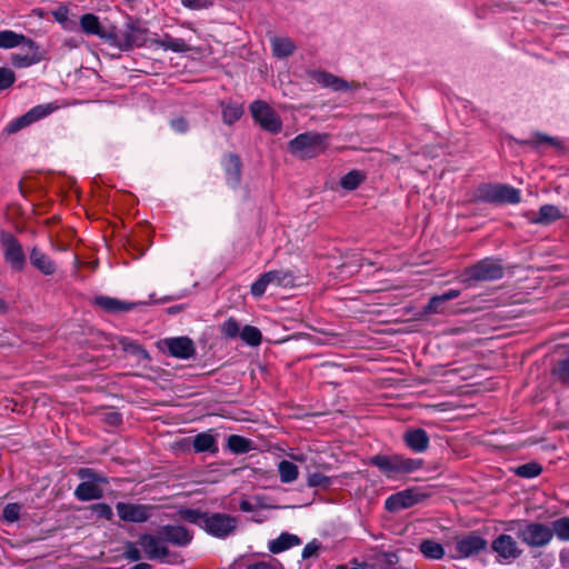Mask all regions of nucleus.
I'll return each mask as SVG.
<instances>
[{
    "label": "nucleus",
    "mask_w": 569,
    "mask_h": 569,
    "mask_svg": "<svg viewBox=\"0 0 569 569\" xmlns=\"http://www.w3.org/2000/svg\"><path fill=\"white\" fill-rule=\"evenodd\" d=\"M171 127L178 132H184L188 128V123L184 119L179 118L171 121Z\"/></svg>",
    "instance_id": "obj_53"
},
{
    "label": "nucleus",
    "mask_w": 569,
    "mask_h": 569,
    "mask_svg": "<svg viewBox=\"0 0 569 569\" xmlns=\"http://www.w3.org/2000/svg\"><path fill=\"white\" fill-rule=\"evenodd\" d=\"M370 463L376 466L387 478L393 479L399 475L411 473L420 469L422 460L396 453L376 455L370 458Z\"/></svg>",
    "instance_id": "obj_3"
},
{
    "label": "nucleus",
    "mask_w": 569,
    "mask_h": 569,
    "mask_svg": "<svg viewBox=\"0 0 569 569\" xmlns=\"http://www.w3.org/2000/svg\"><path fill=\"white\" fill-rule=\"evenodd\" d=\"M308 74L312 82L323 88H330L333 91L353 90L359 87L357 83L347 82L345 79L327 71L313 70L309 71Z\"/></svg>",
    "instance_id": "obj_11"
},
{
    "label": "nucleus",
    "mask_w": 569,
    "mask_h": 569,
    "mask_svg": "<svg viewBox=\"0 0 569 569\" xmlns=\"http://www.w3.org/2000/svg\"><path fill=\"white\" fill-rule=\"evenodd\" d=\"M193 450L196 452H211L218 451V443L212 430L198 433L192 441Z\"/></svg>",
    "instance_id": "obj_20"
},
{
    "label": "nucleus",
    "mask_w": 569,
    "mask_h": 569,
    "mask_svg": "<svg viewBox=\"0 0 569 569\" xmlns=\"http://www.w3.org/2000/svg\"><path fill=\"white\" fill-rule=\"evenodd\" d=\"M74 496L81 501H89L102 497V489L97 482L83 481L74 490Z\"/></svg>",
    "instance_id": "obj_23"
},
{
    "label": "nucleus",
    "mask_w": 569,
    "mask_h": 569,
    "mask_svg": "<svg viewBox=\"0 0 569 569\" xmlns=\"http://www.w3.org/2000/svg\"><path fill=\"white\" fill-rule=\"evenodd\" d=\"M539 141H547V142H553V139L552 138H548V137H545V136H541Z\"/></svg>",
    "instance_id": "obj_62"
},
{
    "label": "nucleus",
    "mask_w": 569,
    "mask_h": 569,
    "mask_svg": "<svg viewBox=\"0 0 569 569\" xmlns=\"http://www.w3.org/2000/svg\"><path fill=\"white\" fill-rule=\"evenodd\" d=\"M240 509L242 511L250 512L252 511V505L249 501L243 500L240 502Z\"/></svg>",
    "instance_id": "obj_59"
},
{
    "label": "nucleus",
    "mask_w": 569,
    "mask_h": 569,
    "mask_svg": "<svg viewBox=\"0 0 569 569\" xmlns=\"http://www.w3.org/2000/svg\"><path fill=\"white\" fill-rule=\"evenodd\" d=\"M307 483L309 487L327 488L331 485V480L320 472H313L308 476Z\"/></svg>",
    "instance_id": "obj_41"
},
{
    "label": "nucleus",
    "mask_w": 569,
    "mask_h": 569,
    "mask_svg": "<svg viewBox=\"0 0 569 569\" xmlns=\"http://www.w3.org/2000/svg\"><path fill=\"white\" fill-rule=\"evenodd\" d=\"M296 276L292 271L287 269L271 270L261 274L251 284V295L256 298H260L264 295L269 286L292 288L296 286Z\"/></svg>",
    "instance_id": "obj_5"
},
{
    "label": "nucleus",
    "mask_w": 569,
    "mask_h": 569,
    "mask_svg": "<svg viewBox=\"0 0 569 569\" xmlns=\"http://www.w3.org/2000/svg\"><path fill=\"white\" fill-rule=\"evenodd\" d=\"M521 555V549L518 547L517 541L506 535H500V558L506 560H513Z\"/></svg>",
    "instance_id": "obj_26"
},
{
    "label": "nucleus",
    "mask_w": 569,
    "mask_h": 569,
    "mask_svg": "<svg viewBox=\"0 0 569 569\" xmlns=\"http://www.w3.org/2000/svg\"><path fill=\"white\" fill-rule=\"evenodd\" d=\"M32 122L30 121L29 118H27V114H23L22 117L20 118H17L14 119L13 121H11L6 130L8 133H14L17 131H19L20 129L31 124Z\"/></svg>",
    "instance_id": "obj_47"
},
{
    "label": "nucleus",
    "mask_w": 569,
    "mask_h": 569,
    "mask_svg": "<svg viewBox=\"0 0 569 569\" xmlns=\"http://www.w3.org/2000/svg\"><path fill=\"white\" fill-rule=\"evenodd\" d=\"M272 53L277 58H286L291 56L296 50L295 42L287 37H272L271 38Z\"/></svg>",
    "instance_id": "obj_24"
},
{
    "label": "nucleus",
    "mask_w": 569,
    "mask_h": 569,
    "mask_svg": "<svg viewBox=\"0 0 569 569\" xmlns=\"http://www.w3.org/2000/svg\"><path fill=\"white\" fill-rule=\"evenodd\" d=\"M52 16L53 18L56 19V21H58L59 23H61L64 28H68V22H69V10L67 7L64 6H61L59 7L58 9H56L53 12H52Z\"/></svg>",
    "instance_id": "obj_49"
},
{
    "label": "nucleus",
    "mask_w": 569,
    "mask_h": 569,
    "mask_svg": "<svg viewBox=\"0 0 569 569\" xmlns=\"http://www.w3.org/2000/svg\"><path fill=\"white\" fill-rule=\"evenodd\" d=\"M121 345L123 347V350H126L127 352L133 353L143 359L148 358L147 351L143 348H141V346L127 339L121 340Z\"/></svg>",
    "instance_id": "obj_43"
},
{
    "label": "nucleus",
    "mask_w": 569,
    "mask_h": 569,
    "mask_svg": "<svg viewBox=\"0 0 569 569\" xmlns=\"http://www.w3.org/2000/svg\"><path fill=\"white\" fill-rule=\"evenodd\" d=\"M251 114L260 127L271 133H278L282 129V122L278 113L264 101L257 100L250 106Z\"/></svg>",
    "instance_id": "obj_7"
},
{
    "label": "nucleus",
    "mask_w": 569,
    "mask_h": 569,
    "mask_svg": "<svg viewBox=\"0 0 569 569\" xmlns=\"http://www.w3.org/2000/svg\"><path fill=\"white\" fill-rule=\"evenodd\" d=\"M319 549H320V543L316 540H312L311 542H309L305 546V548L302 549L301 557L303 559H308L313 556H317Z\"/></svg>",
    "instance_id": "obj_50"
},
{
    "label": "nucleus",
    "mask_w": 569,
    "mask_h": 569,
    "mask_svg": "<svg viewBox=\"0 0 569 569\" xmlns=\"http://www.w3.org/2000/svg\"><path fill=\"white\" fill-rule=\"evenodd\" d=\"M91 509L100 518L111 519L113 515L111 507L107 503H96Z\"/></svg>",
    "instance_id": "obj_48"
},
{
    "label": "nucleus",
    "mask_w": 569,
    "mask_h": 569,
    "mask_svg": "<svg viewBox=\"0 0 569 569\" xmlns=\"http://www.w3.org/2000/svg\"><path fill=\"white\" fill-rule=\"evenodd\" d=\"M39 17H42L41 11L34 10Z\"/></svg>",
    "instance_id": "obj_63"
},
{
    "label": "nucleus",
    "mask_w": 569,
    "mask_h": 569,
    "mask_svg": "<svg viewBox=\"0 0 569 569\" xmlns=\"http://www.w3.org/2000/svg\"><path fill=\"white\" fill-rule=\"evenodd\" d=\"M440 296H441L442 301L446 302V301L458 298L460 296V291L457 289H450Z\"/></svg>",
    "instance_id": "obj_54"
},
{
    "label": "nucleus",
    "mask_w": 569,
    "mask_h": 569,
    "mask_svg": "<svg viewBox=\"0 0 569 569\" xmlns=\"http://www.w3.org/2000/svg\"><path fill=\"white\" fill-rule=\"evenodd\" d=\"M21 507L18 503H8L3 509V519L8 522H14L19 519Z\"/></svg>",
    "instance_id": "obj_42"
},
{
    "label": "nucleus",
    "mask_w": 569,
    "mask_h": 569,
    "mask_svg": "<svg viewBox=\"0 0 569 569\" xmlns=\"http://www.w3.org/2000/svg\"><path fill=\"white\" fill-rule=\"evenodd\" d=\"M248 569H279V568L271 563H268V562H258V563L251 565Z\"/></svg>",
    "instance_id": "obj_58"
},
{
    "label": "nucleus",
    "mask_w": 569,
    "mask_h": 569,
    "mask_svg": "<svg viewBox=\"0 0 569 569\" xmlns=\"http://www.w3.org/2000/svg\"><path fill=\"white\" fill-rule=\"evenodd\" d=\"M161 345L176 358L188 359L194 353L193 342L187 337L167 338Z\"/></svg>",
    "instance_id": "obj_15"
},
{
    "label": "nucleus",
    "mask_w": 569,
    "mask_h": 569,
    "mask_svg": "<svg viewBox=\"0 0 569 569\" xmlns=\"http://www.w3.org/2000/svg\"><path fill=\"white\" fill-rule=\"evenodd\" d=\"M559 560L563 567H569V548H565L560 551Z\"/></svg>",
    "instance_id": "obj_56"
},
{
    "label": "nucleus",
    "mask_w": 569,
    "mask_h": 569,
    "mask_svg": "<svg viewBox=\"0 0 569 569\" xmlns=\"http://www.w3.org/2000/svg\"><path fill=\"white\" fill-rule=\"evenodd\" d=\"M23 42L32 43L23 34H18L11 30L0 31V48L11 49L22 44Z\"/></svg>",
    "instance_id": "obj_29"
},
{
    "label": "nucleus",
    "mask_w": 569,
    "mask_h": 569,
    "mask_svg": "<svg viewBox=\"0 0 569 569\" xmlns=\"http://www.w3.org/2000/svg\"><path fill=\"white\" fill-rule=\"evenodd\" d=\"M406 446L415 452H423L429 447V436L421 429H409L403 433Z\"/></svg>",
    "instance_id": "obj_17"
},
{
    "label": "nucleus",
    "mask_w": 569,
    "mask_h": 569,
    "mask_svg": "<svg viewBox=\"0 0 569 569\" xmlns=\"http://www.w3.org/2000/svg\"><path fill=\"white\" fill-rule=\"evenodd\" d=\"M30 262L40 272L51 276L56 272L54 262L40 249L33 248L30 252Z\"/></svg>",
    "instance_id": "obj_19"
},
{
    "label": "nucleus",
    "mask_w": 569,
    "mask_h": 569,
    "mask_svg": "<svg viewBox=\"0 0 569 569\" xmlns=\"http://www.w3.org/2000/svg\"><path fill=\"white\" fill-rule=\"evenodd\" d=\"M80 26L83 32L88 34H96L108 42V37L111 32L102 30L99 18L92 13H86L80 18Z\"/></svg>",
    "instance_id": "obj_21"
},
{
    "label": "nucleus",
    "mask_w": 569,
    "mask_h": 569,
    "mask_svg": "<svg viewBox=\"0 0 569 569\" xmlns=\"http://www.w3.org/2000/svg\"><path fill=\"white\" fill-rule=\"evenodd\" d=\"M96 303L109 312H127L132 310L137 306V303L126 302L116 298L104 296L97 297Z\"/></svg>",
    "instance_id": "obj_22"
},
{
    "label": "nucleus",
    "mask_w": 569,
    "mask_h": 569,
    "mask_svg": "<svg viewBox=\"0 0 569 569\" xmlns=\"http://www.w3.org/2000/svg\"><path fill=\"white\" fill-rule=\"evenodd\" d=\"M222 108V120L226 124H232L238 121L243 114V108L241 104L233 102H221Z\"/></svg>",
    "instance_id": "obj_30"
},
{
    "label": "nucleus",
    "mask_w": 569,
    "mask_h": 569,
    "mask_svg": "<svg viewBox=\"0 0 569 569\" xmlns=\"http://www.w3.org/2000/svg\"><path fill=\"white\" fill-rule=\"evenodd\" d=\"M240 325L234 318H229L220 325V332L228 339H234L240 336Z\"/></svg>",
    "instance_id": "obj_37"
},
{
    "label": "nucleus",
    "mask_w": 569,
    "mask_h": 569,
    "mask_svg": "<svg viewBox=\"0 0 569 569\" xmlns=\"http://www.w3.org/2000/svg\"><path fill=\"white\" fill-rule=\"evenodd\" d=\"M486 541L477 535H468L457 539L453 558L462 559L477 555L486 548Z\"/></svg>",
    "instance_id": "obj_13"
},
{
    "label": "nucleus",
    "mask_w": 569,
    "mask_h": 569,
    "mask_svg": "<svg viewBox=\"0 0 569 569\" xmlns=\"http://www.w3.org/2000/svg\"><path fill=\"white\" fill-rule=\"evenodd\" d=\"M300 543L301 540L298 536L284 532L281 533L277 539L270 541L269 549L273 553H279Z\"/></svg>",
    "instance_id": "obj_25"
},
{
    "label": "nucleus",
    "mask_w": 569,
    "mask_h": 569,
    "mask_svg": "<svg viewBox=\"0 0 569 569\" xmlns=\"http://www.w3.org/2000/svg\"><path fill=\"white\" fill-rule=\"evenodd\" d=\"M14 80V72L11 69L0 68V91L12 86Z\"/></svg>",
    "instance_id": "obj_44"
},
{
    "label": "nucleus",
    "mask_w": 569,
    "mask_h": 569,
    "mask_svg": "<svg viewBox=\"0 0 569 569\" xmlns=\"http://www.w3.org/2000/svg\"><path fill=\"white\" fill-rule=\"evenodd\" d=\"M419 550L425 558L430 560H440L446 553L442 545L431 539L422 540Z\"/></svg>",
    "instance_id": "obj_27"
},
{
    "label": "nucleus",
    "mask_w": 569,
    "mask_h": 569,
    "mask_svg": "<svg viewBox=\"0 0 569 569\" xmlns=\"http://www.w3.org/2000/svg\"><path fill=\"white\" fill-rule=\"evenodd\" d=\"M158 533L164 541L177 546H186L192 540V533L182 526H163Z\"/></svg>",
    "instance_id": "obj_16"
},
{
    "label": "nucleus",
    "mask_w": 569,
    "mask_h": 569,
    "mask_svg": "<svg viewBox=\"0 0 569 569\" xmlns=\"http://www.w3.org/2000/svg\"><path fill=\"white\" fill-rule=\"evenodd\" d=\"M12 62L17 67H27V66L31 64V61L28 59V57H20V56H14L12 58Z\"/></svg>",
    "instance_id": "obj_55"
},
{
    "label": "nucleus",
    "mask_w": 569,
    "mask_h": 569,
    "mask_svg": "<svg viewBox=\"0 0 569 569\" xmlns=\"http://www.w3.org/2000/svg\"><path fill=\"white\" fill-rule=\"evenodd\" d=\"M181 4L190 10L208 9L213 4L212 0H181Z\"/></svg>",
    "instance_id": "obj_45"
},
{
    "label": "nucleus",
    "mask_w": 569,
    "mask_h": 569,
    "mask_svg": "<svg viewBox=\"0 0 569 569\" xmlns=\"http://www.w3.org/2000/svg\"><path fill=\"white\" fill-rule=\"evenodd\" d=\"M78 475L84 481L107 482L104 477L98 475L94 470H92L90 468H82V469H80Z\"/></svg>",
    "instance_id": "obj_46"
},
{
    "label": "nucleus",
    "mask_w": 569,
    "mask_h": 569,
    "mask_svg": "<svg viewBox=\"0 0 569 569\" xmlns=\"http://www.w3.org/2000/svg\"><path fill=\"white\" fill-rule=\"evenodd\" d=\"M228 448L236 453H243L250 450V441L241 436L232 435L228 438Z\"/></svg>",
    "instance_id": "obj_36"
},
{
    "label": "nucleus",
    "mask_w": 569,
    "mask_h": 569,
    "mask_svg": "<svg viewBox=\"0 0 569 569\" xmlns=\"http://www.w3.org/2000/svg\"><path fill=\"white\" fill-rule=\"evenodd\" d=\"M1 243L4 259L9 263L10 268L14 271L23 270L26 266V256L19 241L13 236L4 233L1 237Z\"/></svg>",
    "instance_id": "obj_10"
},
{
    "label": "nucleus",
    "mask_w": 569,
    "mask_h": 569,
    "mask_svg": "<svg viewBox=\"0 0 569 569\" xmlns=\"http://www.w3.org/2000/svg\"><path fill=\"white\" fill-rule=\"evenodd\" d=\"M362 180V176L359 171H351L341 179V187L346 190L356 189Z\"/></svg>",
    "instance_id": "obj_40"
},
{
    "label": "nucleus",
    "mask_w": 569,
    "mask_h": 569,
    "mask_svg": "<svg viewBox=\"0 0 569 569\" xmlns=\"http://www.w3.org/2000/svg\"><path fill=\"white\" fill-rule=\"evenodd\" d=\"M278 472L280 476V480L283 483L293 482L298 478V467L288 460H282L278 465Z\"/></svg>",
    "instance_id": "obj_31"
},
{
    "label": "nucleus",
    "mask_w": 569,
    "mask_h": 569,
    "mask_svg": "<svg viewBox=\"0 0 569 569\" xmlns=\"http://www.w3.org/2000/svg\"><path fill=\"white\" fill-rule=\"evenodd\" d=\"M427 495L417 488H409L389 496L385 501V508L390 512H397L410 508L423 499Z\"/></svg>",
    "instance_id": "obj_8"
},
{
    "label": "nucleus",
    "mask_w": 569,
    "mask_h": 569,
    "mask_svg": "<svg viewBox=\"0 0 569 569\" xmlns=\"http://www.w3.org/2000/svg\"><path fill=\"white\" fill-rule=\"evenodd\" d=\"M131 569H151V566L146 562H140V563L133 566Z\"/></svg>",
    "instance_id": "obj_60"
},
{
    "label": "nucleus",
    "mask_w": 569,
    "mask_h": 569,
    "mask_svg": "<svg viewBox=\"0 0 569 569\" xmlns=\"http://www.w3.org/2000/svg\"><path fill=\"white\" fill-rule=\"evenodd\" d=\"M445 303L441 299V296H435L430 299L429 303L426 307V311L428 313H437L440 310V306Z\"/></svg>",
    "instance_id": "obj_52"
},
{
    "label": "nucleus",
    "mask_w": 569,
    "mask_h": 569,
    "mask_svg": "<svg viewBox=\"0 0 569 569\" xmlns=\"http://www.w3.org/2000/svg\"><path fill=\"white\" fill-rule=\"evenodd\" d=\"M124 557L130 561H138L141 558V553L133 543H128L124 550Z\"/></svg>",
    "instance_id": "obj_51"
},
{
    "label": "nucleus",
    "mask_w": 569,
    "mask_h": 569,
    "mask_svg": "<svg viewBox=\"0 0 569 569\" xmlns=\"http://www.w3.org/2000/svg\"><path fill=\"white\" fill-rule=\"evenodd\" d=\"M562 217L561 211L553 204H543L538 211V216L533 219V222L540 224H548Z\"/></svg>",
    "instance_id": "obj_28"
},
{
    "label": "nucleus",
    "mask_w": 569,
    "mask_h": 569,
    "mask_svg": "<svg viewBox=\"0 0 569 569\" xmlns=\"http://www.w3.org/2000/svg\"><path fill=\"white\" fill-rule=\"evenodd\" d=\"M116 509L123 521L143 522L150 518L152 508L146 505L118 502Z\"/></svg>",
    "instance_id": "obj_14"
},
{
    "label": "nucleus",
    "mask_w": 569,
    "mask_h": 569,
    "mask_svg": "<svg viewBox=\"0 0 569 569\" xmlns=\"http://www.w3.org/2000/svg\"><path fill=\"white\" fill-rule=\"evenodd\" d=\"M224 168L229 179L237 183L240 178V160L234 154H228L224 159Z\"/></svg>",
    "instance_id": "obj_35"
},
{
    "label": "nucleus",
    "mask_w": 569,
    "mask_h": 569,
    "mask_svg": "<svg viewBox=\"0 0 569 569\" xmlns=\"http://www.w3.org/2000/svg\"><path fill=\"white\" fill-rule=\"evenodd\" d=\"M498 547H499L498 539L492 540V542H491V548H492L493 550L498 551Z\"/></svg>",
    "instance_id": "obj_61"
},
{
    "label": "nucleus",
    "mask_w": 569,
    "mask_h": 569,
    "mask_svg": "<svg viewBox=\"0 0 569 569\" xmlns=\"http://www.w3.org/2000/svg\"><path fill=\"white\" fill-rule=\"evenodd\" d=\"M163 539L152 535H143L140 537L139 545L143 549L146 556L151 560H159L167 562L169 557V550L163 543Z\"/></svg>",
    "instance_id": "obj_12"
},
{
    "label": "nucleus",
    "mask_w": 569,
    "mask_h": 569,
    "mask_svg": "<svg viewBox=\"0 0 569 569\" xmlns=\"http://www.w3.org/2000/svg\"><path fill=\"white\" fill-rule=\"evenodd\" d=\"M329 141V134L319 132H305L292 139L288 149L291 154L301 159H311L322 153Z\"/></svg>",
    "instance_id": "obj_4"
},
{
    "label": "nucleus",
    "mask_w": 569,
    "mask_h": 569,
    "mask_svg": "<svg viewBox=\"0 0 569 569\" xmlns=\"http://www.w3.org/2000/svg\"><path fill=\"white\" fill-rule=\"evenodd\" d=\"M241 340L251 346L257 347L261 343L262 335L260 330L257 327L253 326H244L241 331L240 336Z\"/></svg>",
    "instance_id": "obj_33"
},
{
    "label": "nucleus",
    "mask_w": 569,
    "mask_h": 569,
    "mask_svg": "<svg viewBox=\"0 0 569 569\" xmlns=\"http://www.w3.org/2000/svg\"><path fill=\"white\" fill-rule=\"evenodd\" d=\"M154 46L163 49L164 51H172L176 53H184L192 49V47L181 38H174L169 33H164L162 38H157Z\"/></svg>",
    "instance_id": "obj_18"
},
{
    "label": "nucleus",
    "mask_w": 569,
    "mask_h": 569,
    "mask_svg": "<svg viewBox=\"0 0 569 569\" xmlns=\"http://www.w3.org/2000/svg\"><path fill=\"white\" fill-rule=\"evenodd\" d=\"M53 110H54V108L51 104H40V106H36L34 108L29 110L26 114H27V118H29L31 122H34L37 120H40V119L47 117Z\"/></svg>",
    "instance_id": "obj_39"
},
{
    "label": "nucleus",
    "mask_w": 569,
    "mask_h": 569,
    "mask_svg": "<svg viewBox=\"0 0 569 569\" xmlns=\"http://www.w3.org/2000/svg\"><path fill=\"white\" fill-rule=\"evenodd\" d=\"M498 274V264L495 259L488 258L466 269L460 274V281L471 284L472 281H486L495 279Z\"/></svg>",
    "instance_id": "obj_9"
},
{
    "label": "nucleus",
    "mask_w": 569,
    "mask_h": 569,
    "mask_svg": "<svg viewBox=\"0 0 569 569\" xmlns=\"http://www.w3.org/2000/svg\"><path fill=\"white\" fill-rule=\"evenodd\" d=\"M520 191L513 187L507 184H500V202L519 203Z\"/></svg>",
    "instance_id": "obj_38"
},
{
    "label": "nucleus",
    "mask_w": 569,
    "mask_h": 569,
    "mask_svg": "<svg viewBox=\"0 0 569 569\" xmlns=\"http://www.w3.org/2000/svg\"><path fill=\"white\" fill-rule=\"evenodd\" d=\"M179 518L190 523H194L207 533L224 539L232 535L238 528V518L222 512H201L196 509H182L179 511Z\"/></svg>",
    "instance_id": "obj_1"
},
{
    "label": "nucleus",
    "mask_w": 569,
    "mask_h": 569,
    "mask_svg": "<svg viewBox=\"0 0 569 569\" xmlns=\"http://www.w3.org/2000/svg\"><path fill=\"white\" fill-rule=\"evenodd\" d=\"M517 532L521 541L531 548L546 547L552 540L550 526L541 522L519 523Z\"/></svg>",
    "instance_id": "obj_6"
},
{
    "label": "nucleus",
    "mask_w": 569,
    "mask_h": 569,
    "mask_svg": "<svg viewBox=\"0 0 569 569\" xmlns=\"http://www.w3.org/2000/svg\"><path fill=\"white\" fill-rule=\"evenodd\" d=\"M156 36L152 37L150 30L138 21L129 20L124 27L117 31H111L108 37V43L123 51L134 48H151L154 46Z\"/></svg>",
    "instance_id": "obj_2"
},
{
    "label": "nucleus",
    "mask_w": 569,
    "mask_h": 569,
    "mask_svg": "<svg viewBox=\"0 0 569 569\" xmlns=\"http://www.w3.org/2000/svg\"><path fill=\"white\" fill-rule=\"evenodd\" d=\"M107 421L110 423V425H119L121 422V416L118 413V412H109L107 415Z\"/></svg>",
    "instance_id": "obj_57"
},
{
    "label": "nucleus",
    "mask_w": 569,
    "mask_h": 569,
    "mask_svg": "<svg viewBox=\"0 0 569 569\" xmlns=\"http://www.w3.org/2000/svg\"><path fill=\"white\" fill-rule=\"evenodd\" d=\"M512 471L521 478L531 479L538 477L541 473L542 468L537 462H528L513 468Z\"/></svg>",
    "instance_id": "obj_34"
},
{
    "label": "nucleus",
    "mask_w": 569,
    "mask_h": 569,
    "mask_svg": "<svg viewBox=\"0 0 569 569\" xmlns=\"http://www.w3.org/2000/svg\"><path fill=\"white\" fill-rule=\"evenodd\" d=\"M552 537L556 536L560 541H569V517H561L552 521L550 526Z\"/></svg>",
    "instance_id": "obj_32"
}]
</instances>
